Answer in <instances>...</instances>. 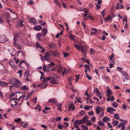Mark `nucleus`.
I'll list each match as a JSON object with an SVG mask.
<instances>
[{
  "label": "nucleus",
  "mask_w": 130,
  "mask_h": 130,
  "mask_svg": "<svg viewBox=\"0 0 130 130\" xmlns=\"http://www.w3.org/2000/svg\"><path fill=\"white\" fill-rule=\"evenodd\" d=\"M74 45L77 50H79L80 51H81L82 53L84 55V57H85V55L87 54V49L86 48V46H83L81 43L79 45H77L75 44H74Z\"/></svg>",
  "instance_id": "nucleus-1"
},
{
  "label": "nucleus",
  "mask_w": 130,
  "mask_h": 130,
  "mask_svg": "<svg viewBox=\"0 0 130 130\" xmlns=\"http://www.w3.org/2000/svg\"><path fill=\"white\" fill-rule=\"evenodd\" d=\"M10 83L11 84L15 85L17 88L19 87L21 85L19 80L14 78L11 79L10 81Z\"/></svg>",
  "instance_id": "nucleus-2"
},
{
  "label": "nucleus",
  "mask_w": 130,
  "mask_h": 130,
  "mask_svg": "<svg viewBox=\"0 0 130 130\" xmlns=\"http://www.w3.org/2000/svg\"><path fill=\"white\" fill-rule=\"evenodd\" d=\"M7 40L5 36L0 35V43H3L5 42Z\"/></svg>",
  "instance_id": "nucleus-3"
},
{
  "label": "nucleus",
  "mask_w": 130,
  "mask_h": 130,
  "mask_svg": "<svg viewBox=\"0 0 130 130\" xmlns=\"http://www.w3.org/2000/svg\"><path fill=\"white\" fill-rule=\"evenodd\" d=\"M52 54L53 56L54 57H58L60 54L59 52L57 50H54L52 52Z\"/></svg>",
  "instance_id": "nucleus-4"
},
{
  "label": "nucleus",
  "mask_w": 130,
  "mask_h": 130,
  "mask_svg": "<svg viewBox=\"0 0 130 130\" xmlns=\"http://www.w3.org/2000/svg\"><path fill=\"white\" fill-rule=\"evenodd\" d=\"M96 113L99 114L101 113L103 110V109L101 107L98 106L96 109Z\"/></svg>",
  "instance_id": "nucleus-5"
},
{
  "label": "nucleus",
  "mask_w": 130,
  "mask_h": 130,
  "mask_svg": "<svg viewBox=\"0 0 130 130\" xmlns=\"http://www.w3.org/2000/svg\"><path fill=\"white\" fill-rule=\"evenodd\" d=\"M107 111L108 112L112 114L113 113V111H116V110L113 108L109 107L107 108Z\"/></svg>",
  "instance_id": "nucleus-6"
},
{
  "label": "nucleus",
  "mask_w": 130,
  "mask_h": 130,
  "mask_svg": "<svg viewBox=\"0 0 130 130\" xmlns=\"http://www.w3.org/2000/svg\"><path fill=\"white\" fill-rule=\"evenodd\" d=\"M89 117L88 116L86 115L81 120L82 122V124H85V122H87Z\"/></svg>",
  "instance_id": "nucleus-7"
},
{
  "label": "nucleus",
  "mask_w": 130,
  "mask_h": 130,
  "mask_svg": "<svg viewBox=\"0 0 130 130\" xmlns=\"http://www.w3.org/2000/svg\"><path fill=\"white\" fill-rule=\"evenodd\" d=\"M48 102L54 103L55 104L56 103H57V100L55 99L52 98L50 99Z\"/></svg>",
  "instance_id": "nucleus-8"
},
{
  "label": "nucleus",
  "mask_w": 130,
  "mask_h": 130,
  "mask_svg": "<svg viewBox=\"0 0 130 130\" xmlns=\"http://www.w3.org/2000/svg\"><path fill=\"white\" fill-rule=\"evenodd\" d=\"M42 32L43 33L42 36H45L47 32V28H43L42 30Z\"/></svg>",
  "instance_id": "nucleus-9"
},
{
  "label": "nucleus",
  "mask_w": 130,
  "mask_h": 130,
  "mask_svg": "<svg viewBox=\"0 0 130 130\" xmlns=\"http://www.w3.org/2000/svg\"><path fill=\"white\" fill-rule=\"evenodd\" d=\"M34 29L35 30L40 31L42 29V27L40 25L36 26L34 27Z\"/></svg>",
  "instance_id": "nucleus-10"
},
{
  "label": "nucleus",
  "mask_w": 130,
  "mask_h": 130,
  "mask_svg": "<svg viewBox=\"0 0 130 130\" xmlns=\"http://www.w3.org/2000/svg\"><path fill=\"white\" fill-rule=\"evenodd\" d=\"M50 80H51V83L52 84H56L57 82L56 80V78L54 77H52L50 78Z\"/></svg>",
  "instance_id": "nucleus-11"
},
{
  "label": "nucleus",
  "mask_w": 130,
  "mask_h": 130,
  "mask_svg": "<svg viewBox=\"0 0 130 130\" xmlns=\"http://www.w3.org/2000/svg\"><path fill=\"white\" fill-rule=\"evenodd\" d=\"M18 38L17 35H15L13 39V44L14 45H17L16 41Z\"/></svg>",
  "instance_id": "nucleus-12"
},
{
  "label": "nucleus",
  "mask_w": 130,
  "mask_h": 130,
  "mask_svg": "<svg viewBox=\"0 0 130 130\" xmlns=\"http://www.w3.org/2000/svg\"><path fill=\"white\" fill-rule=\"evenodd\" d=\"M116 9L118 10L119 9H124V6L122 5H119V3H118L116 5Z\"/></svg>",
  "instance_id": "nucleus-13"
},
{
  "label": "nucleus",
  "mask_w": 130,
  "mask_h": 130,
  "mask_svg": "<svg viewBox=\"0 0 130 130\" xmlns=\"http://www.w3.org/2000/svg\"><path fill=\"white\" fill-rule=\"evenodd\" d=\"M106 92L108 97H110V96L112 94L111 90L110 89H107Z\"/></svg>",
  "instance_id": "nucleus-14"
},
{
  "label": "nucleus",
  "mask_w": 130,
  "mask_h": 130,
  "mask_svg": "<svg viewBox=\"0 0 130 130\" xmlns=\"http://www.w3.org/2000/svg\"><path fill=\"white\" fill-rule=\"evenodd\" d=\"M21 89L22 90H25L28 91L29 90V88L27 87L26 85H24L22 86L21 87Z\"/></svg>",
  "instance_id": "nucleus-15"
},
{
  "label": "nucleus",
  "mask_w": 130,
  "mask_h": 130,
  "mask_svg": "<svg viewBox=\"0 0 130 130\" xmlns=\"http://www.w3.org/2000/svg\"><path fill=\"white\" fill-rule=\"evenodd\" d=\"M9 84L8 83H6L0 81V86L4 87L7 86Z\"/></svg>",
  "instance_id": "nucleus-16"
},
{
  "label": "nucleus",
  "mask_w": 130,
  "mask_h": 130,
  "mask_svg": "<svg viewBox=\"0 0 130 130\" xmlns=\"http://www.w3.org/2000/svg\"><path fill=\"white\" fill-rule=\"evenodd\" d=\"M110 120V118L107 117V116H105L102 119V121L107 122L108 121H109Z\"/></svg>",
  "instance_id": "nucleus-17"
},
{
  "label": "nucleus",
  "mask_w": 130,
  "mask_h": 130,
  "mask_svg": "<svg viewBox=\"0 0 130 130\" xmlns=\"http://www.w3.org/2000/svg\"><path fill=\"white\" fill-rule=\"evenodd\" d=\"M14 17L15 18V16H14ZM13 19V18H11L9 16H8L7 17V22L9 24L10 26H11V25L9 22L10 21H12Z\"/></svg>",
  "instance_id": "nucleus-18"
},
{
  "label": "nucleus",
  "mask_w": 130,
  "mask_h": 130,
  "mask_svg": "<svg viewBox=\"0 0 130 130\" xmlns=\"http://www.w3.org/2000/svg\"><path fill=\"white\" fill-rule=\"evenodd\" d=\"M55 105L57 107L58 110L59 111H61V107L62 105L60 103L58 104L57 103Z\"/></svg>",
  "instance_id": "nucleus-19"
},
{
  "label": "nucleus",
  "mask_w": 130,
  "mask_h": 130,
  "mask_svg": "<svg viewBox=\"0 0 130 130\" xmlns=\"http://www.w3.org/2000/svg\"><path fill=\"white\" fill-rule=\"evenodd\" d=\"M25 76L27 78H30L31 77V75L29 72L26 71L25 75Z\"/></svg>",
  "instance_id": "nucleus-20"
},
{
  "label": "nucleus",
  "mask_w": 130,
  "mask_h": 130,
  "mask_svg": "<svg viewBox=\"0 0 130 130\" xmlns=\"http://www.w3.org/2000/svg\"><path fill=\"white\" fill-rule=\"evenodd\" d=\"M17 25V27H22L23 26V22L22 21H21L19 22H18Z\"/></svg>",
  "instance_id": "nucleus-21"
},
{
  "label": "nucleus",
  "mask_w": 130,
  "mask_h": 130,
  "mask_svg": "<svg viewBox=\"0 0 130 130\" xmlns=\"http://www.w3.org/2000/svg\"><path fill=\"white\" fill-rule=\"evenodd\" d=\"M94 92L96 94L97 96L101 94L99 90H98L97 88L95 89L94 90Z\"/></svg>",
  "instance_id": "nucleus-22"
},
{
  "label": "nucleus",
  "mask_w": 130,
  "mask_h": 130,
  "mask_svg": "<svg viewBox=\"0 0 130 130\" xmlns=\"http://www.w3.org/2000/svg\"><path fill=\"white\" fill-rule=\"evenodd\" d=\"M54 3L59 7H61V4L57 0H54Z\"/></svg>",
  "instance_id": "nucleus-23"
},
{
  "label": "nucleus",
  "mask_w": 130,
  "mask_h": 130,
  "mask_svg": "<svg viewBox=\"0 0 130 130\" xmlns=\"http://www.w3.org/2000/svg\"><path fill=\"white\" fill-rule=\"evenodd\" d=\"M75 124H78V125H80L82 123V122L81 120H77L75 122Z\"/></svg>",
  "instance_id": "nucleus-24"
},
{
  "label": "nucleus",
  "mask_w": 130,
  "mask_h": 130,
  "mask_svg": "<svg viewBox=\"0 0 130 130\" xmlns=\"http://www.w3.org/2000/svg\"><path fill=\"white\" fill-rule=\"evenodd\" d=\"M85 66H86V67L85 68V72L86 73V74H87V71L89 70V71L90 70V67L89 66L87 65H85Z\"/></svg>",
  "instance_id": "nucleus-25"
},
{
  "label": "nucleus",
  "mask_w": 130,
  "mask_h": 130,
  "mask_svg": "<svg viewBox=\"0 0 130 130\" xmlns=\"http://www.w3.org/2000/svg\"><path fill=\"white\" fill-rule=\"evenodd\" d=\"M49 46L50 48H55L56 46V45L54 43L50 44L49 45Z\"/></svg>",
  "instance_id": "nucleus-26"
},
{
  "label": "nucleus",
  "mask_w": 130,
  "mask_h": 130,
  "mask_svg": "<svg viewBox=\"0 0 130 130\" xmlns=\"http://www.w3.org/2000/svg\"><path fill=\"white\" fill-rule=\"evenodd\" d=\"M113 117L117 119H118L119 118V116L117 113H116L114 114Z\"/></svg>",
  "instance_id": "nucleus-27"
},
{
  "label": "nucleus",
  "mask_w": 130,
  "mask_h": 130,
  "mask_svg": "<svg viewBox=\"0 0 130 130\" xmlns=\"http://www.w3.org/2000/svg\"><path fill=\"white\" fill-rule=\"evenodd\" d=\"M42 36L41 33H38L37 35L36 38H37L39 40H40L41 39L40 37H42Z\"/></svg>",
  "instance_id": "nucleus-28"
},
{
  "label": "nucleus",
  "mask_w": 130,
  "mask_h": 130,
  "mask_svg": "<svg viewBox=\"0 0 130 130\" xmlns=\"http://www.w3.org/2000/svg\"><path fill=\"white\" fill-rule=\"evenodd\" d=\"M63 68L62 67H59L57 70V71L59 73H61L63 70Z\"/></svg>",
  "instance_id": "nucleus-29"
},
{
  "label": "nucleus",
  "mask_w": 130,
  "mask_h": 130,
  "mask_svg": "<svg viewBox=\"0 0 130 130\" xmlns=\"http://www.w3.org/2000/svg\"><path fill=\"white\" fill-rule=\"evenodd\" d=\"M52 54V52L51 51H49L48 52H46L45 54V55L48 57L50 56Z\"/></svg>",
  "instance_id": "nucleus-30"
},
{
  "label": "nucleus",
  "mask_w": 130,
  "mask_h": 130,
  "mask_svg": "<svg viewBox=\"0 0 130 130\" xmlns=\"http://www.w3.org/2000/svg\"><path fill=\"white\" fill-rule=\"evenodd\" d=\"M30 22L34 24V25H35L36 23V21L35 19L31 18L30 20Z\"/></svg>",
  "instance_id": "nucleus-31"
},
{
  "label": "nucleus",
  "mask_w": 130,
  "mask_h": 130,
  "mask_svg": "<svg viewBox=\"0 0 130 130\" xmlns=\"http://www.w3.org/2000/svg\"><path fill=\"white\" fill-rule=\"evenodd\" d=\"M113 125L114 126H116L118 124V121H114L112 122Z\"/></svg>",
  "instance_id": "nucleus-32"
},
{
  "label": "nucleus",
  "mask_w": 130,
  "mask_h": 130,
  "mask_svg": "<svg viewBox=\"0 0 130 130\" xmlns=\"http://www.w3.org/2000/svg\"><path fill=\"white\" fill-rule=\"evenodd\" d=\"M74 106V105L73 104H72L69 106L68 109V111H70L72 109L73 107Z\"/></svg>",
  "instance_id": "nucleus-33"
},
{
  "label": "nucleus",
  "mask_w": 130,
  "mask_h": 130,
  "mask_svg": "<svg viewBox=\"0 0 130 130\" xmlns=\"http://www.w3.org/2000/svg\"><path fill=\"white\" fill-rule=\"evenodd\" d=\"M16 98H14L13 99H12L11 101V103L13 104L14 103V102L15 103V104H14V105H15L17 104H18V103L15 100Z\"/></svg>",
  "instance_id": "nucleus-34"
},
{
  "label": "nucleus",
  "mask_w": 130,
  "mask_h": 130,
  "mask_svg": "<svg viewBox=\"0 0 130 130\" xmlns=\"http://www.w3.org/2000/svg\"><path fill=\"white\" fill-rule=\"evenodd\" d=\"M81 126L83 130H88V128L87 126H84L83 125H82Z\"/></svg>",
  "instance_id": "nucleus-35"
},
{
  "label": "nucleus",
  "mask_w": 130,
  "mask_h": 130,
  "mask_svg": "<svg viewBox=\"0 0 130 130\" xmlns=\"http://www.w3.org/2000/svg\"><path fill=\"white\" fill-rule=\"evenodd\" d=\"M8 10H9L12 13H13V14H14V15L15 16V18L13 17V19H16L17 18V15L15 13L13 12L10 9V8H8Z\"/></svg>",
  "instance_id": "nucleus-36"
},
{
  "label": "nucleus",
  "mask_w": 130,
  "mask_h": 130,
  "mask_svg": "<svg viewBox=\"0 0 130 130\" xmlns=\"http://www.w3.org/2000/svg\"><path fill=\"white\" fill-rule=\"evenodd\" d=\"M121 73L124 77H125L127 76H128V74L125 71H123Z\"/></svg>",
  "instance_id": "nucleus-37"
},
{
  "label": "nucleus",
  "mask_w": 130,
  "mask_h": 130,
  "mask_svg": "<svg viewBox=\"0 0 130 130\" xmlns=\"http://www.w3.org/2000/svg\"><path fill=\"white\" fill-rule=\"evenodd\" d=\"M62 34L63 31H61L60 32L58 33L56 35V37L57 38H58L60 36L62 35Z\"/></svg>",
  "instance_id": "nucleus-38"
},
{
  "label": "nucleus",
  "mask_w": 130,
  "mask_h": 130,
  "mask_svg": "<svg viewBox=\"0 0 130 130\" xmlns=\"http://www.w3.org/2000/svg\"><path fill=\"white\" fill-rule=\"evenodd\" d=\"M125 125V124L123 123H120L117 126V128H120L123 125Z\"/></svg>",
  "instance_id": "nucleus-39"
},
{
  "label": "nucleus",
  "mask_w": 130,
  "mask_h": 130,
  "mask_svg": "<svg viewBox=\"0 0 130 130\" xmlns=\"http://www.w3.org/2000/svg\"><path fill=\"white\" fill-rule=\"evenodd\" d=\"M104 19L105 20L106 22H107L108 21L111 20L112 19V18L109 15L108 16L106 19L104 18Z\"/></svg>",
  "instance_id": "nucleus-40"
},
{
  "label": "nucleus",
  "mask_w": 130,
  "mask_h": 130,
  "mask_svg": "<svg viewBox=\"0 0 130 130\" xmlns=\"http://www.w3.org/2000/svg\"><path fill=\"white\" fill-rule=\"evenodd\" d=\"M103 79L106 81V82H107L108 81V80L109 79V78L107 76H105L103 77Z\"/></svg>",
  "instance_id": "nucleus-41"
},
{
  "label": "nucleus",
  "mask_w": 130,
  "mask_h": 130,
  "mask_svg": "<svg viewBox=\"0 0 130 130\" xmlns=\"http://www.w3.org/2000/svg\"><path fill=\"white\" fill-rule=\"evenodd\" d=\"M86 122V125L87 126L91 125L92 124V123L91 122V121L90 120H87Z\"/></svg>",
  "instance_id": "nucleus-42"
},
{
  "label": "nucleus",
  "mask_w": 130,
  "mask_h": 130,
  "mask_svg": "<svg viewBox=\"0 0 130 130\" xmlns=\"http://www.w3.org/2000/svg\"><path fill=\"white\" fill-rule=\"evenodd\" d=\"M84 11L85 12V13L84 14H83V16L85 17L88 15V12L87 10H84Z\"/></svg>",
  "instance_id": "nucleus-43"
},
{
  "label": "nucleus",
  "mask_w": 130,
  "mask_h": 130,
  "mask_svg": "<svg viewBox=\"0 0 130 130\" xmlns=\"http://www.w3.org/2000/svg\"><path fill=\"white\" fill-rule=\"evenodd\" d=\"M98 124L100 126H104L105 125L104 123L102 122L101 121H99L98 122Z\"/></svg>",
  "instance_id": "nucleus-44"
},
{
  "label": "nucleus",
  "mask_w": 130,
  "mask_h": 130,
  "mask_svg": "<svg viewBox=\"0 0 130 130\" xmlns=\"http://www.w3.org/2000/svg\"><path fill=\"white\" fill-rule=\"evenodd\" d=\"M89 18H90L91 20H92V19L91 17V16L89 15V16H87L86 17H84V20H88V19H89Z\"/></svg>",
  "instance_id": "nucleus-45"
},
{
  "label": "nucleus",
  "mask_w": 130,
  "mask_h": 130,
  "mask_svg": "<svg viewBox=\"0 0 130 130\" xmlns=\"http://www.w3.org/2000/svg\"><path fill=\"white\" fill-rule=\"evenodd\" d=\"M85 113V111L84 110H82L79 112V115L81 116H83Z\"/></svg>",
  "instance_id": "nucleus-46"
},
{
  "label": "nucleus",
  "mask_w": 130,
  "mask_h": 130,
  "mask_svg": "<svg viewBox=\"0 0 130 130\" xmlns=\"http://www.w3.org/2000/svg\"><path fill=\"white\" fill-rule=\"evenodd\" d=\"M113 106L115 107H117L118 106V104L115 102H114L112 104Z\"/></svg>",
  "instance_id": "nucleus-47"
},
{
  "label": "nucleus",
  "mask_w": 130,
  "mask_h": 130,
  "mask_svg": "<svg viewBox=\"0 0 130 130\" xmlns=\"http://www.w3.org/2000/svg\"><path fill=\"white\" fill-rule=\"evenodd\" d=\"M10 64L12 67H15V64L14 63L13 61H10Z\"/></svg>",
  "instance_id": "nucleus-48"
},
{
  "label": "nucleus",
  "mask_w": 130,
  "mask_h": 130,
  "mask_svg": "<svg viewBox=\"0 0 130 130\" xmlns=\"http://www.w3.org/2000/svg\"><path fill=\"white\" fill-rule=\"evenodd\" d=\"M69 37L72 40H74V39L75 37L74 36L71 34L70 35Z\"/></svg>",
  "instance_id": "nucleus-49"
},
{
  "label": "nucleus",
  "mask_w": 130,
  "mask_h": 130,
  "mask_svg": "<svg viewBox=\"0 0 130 130\" xmlns=\"http://www.w3.org/2000/svg\"><path fill=\"white\" fill-rule=\"evenodd\" d=\"M90 107L88 105H86V106L84 108L86 110H89L90 109Z\"/></svg>",
  "instance_id": "nucleus-50"
},
{
  "label": "nucleus",
  "mask_w": 130,
  "mask_h": 130,
  "mask_svg": "<svg viewBox=\"0 0 130 130\" xmlns=\"http://www.w3.org/2000/svg\"><path fill=\"white\" fill-rule=\"evenodd\" d=\"M95 52L94 50L92 48H91V50L90 52V54L91 55H92Z\"/></svg>",
  "instance_id": "nucleus-51"
},
{
  "label": "nucleus",
  "mask_w": 130,
  "mask_h": 130,
  "mask_svg": "<svg viewBox=\"0 0 130 130\" xmlns=\"http://www.w3.org/2000/svg\"><path fill=\"white\" fill-rule=\"evenodd\" d=\"M48 57L45 55L44 57L45 60L47 61H50V59Z\"/></svg>",
  "instance_id": "nucleus-52"
},
{
  "label": "nucleus",
  "mask_w": 130,
  "mask_h": 130,
  "mask_svg": "<svg viewBox=\"0 0 130 130\" xmlns=\"http://www.w3.org/2000/svg\"><path fill=\"white\" fill-rule=\"evenodd\" d=\"M61 119V118L60 117H57L56 119L55 120L56 121H60Z\"/></svg>",
  "instance_id": "nucleus-53"
},
{
  "label": "nucleus",
  "mask_w": 130,
  "mask_h": 130,
  "mask_svg": "<svg viewBox=\"0 0 130 130\" xmlns=\"http://www.w3.org/2000/svg\"><path fill=\"white\" fill-rule=\"evenodd\" d=\"M63 126L62 124H59L58 126V128L60 129H62L63 128Z\"/></svg>",
  "instance_id": "nucleus-54"
},
{
  "label": "nucleus",
  "mask_w": 130,
  "mask_h": 130,
  "mask_svg": "<svg viewBox=\"0 0 130 130\" xmlns=\"http://www.w3.org/2000/svg\"><path fill=\"white\" fill-rule=\"evenodd\" d=\"M28 123L27 122H26L24 124L23 126V128H25L26 127H27L28 126Z\"/></svg>",
  "instance_id": "nucleus-55"
},
{
  "label": "nucleus",
  "mask_w": 130,
  "mask_h": 130,
  "mask_svg": "<svg viewBox=\"0 0 130 130\" xmlns=\"http://www.w3.org/2000/svg\"><path fill=\"white\" fill-rule=\"evenodd\" d=\"M86 77L89 80H91V76H90L87 74H86Z\"/></svg>",
  "instance_id": "nucleus-56"
},
{
  "label": "nucleus",
  "mask_w": 130,
  "mask_h": 130,
  "mask_svg": "<svg viewBox=\"0 0 130 130\" xmlns=\"http://www.w3.org/2000/svg\"><path fill=\"white\" fill-rule=\"evenodd\" d=\"M50 78L48 77H45L43 78V81H47L48 80H50Z\"/></svg>",
  "instance_id": "nucleus-57"
},
{
  "label": "nucleus",
  "mask_w": 130,
  "mask_h": 130,
  "mask_svg": "<svg viewBox=\"0 0 130 130\" xmlns=\"http://www.w3.org/2000/svg\"><path fill=\"white\" fill-rule=\"evenodd\" d=\"M82 26L83 27L84 29H86V25L83 22H82Z\"/></svg>",
  "instance_id": "nucleus-58"
},
{
  "label": "nucleus",
  "mask_w": 130,
  "mask_h": 130,
  "mask_svg": "<svg viewBox=\"0 0 130 130\" xmlns=\"http://www.w3.org/2000/svg\"><path fill=\"white\" fill-rule=\"evenodd\" d=\"M117 70L119 71L120 72H121L122 71V68L121 67H118L117 68Z\"/></svg>",
  "instance_id": "nucleus-59"
},
{
  "label": "nucleus",
  "mask_w": 130,
  "mask_h": 130,
  "mask_svg": "<svg viewBox=\"0 0 130 130\" xmlns=\"http://www.w3.org/2000/svg\"><path fill=\"white\" fill-rule=\"evenodd\" d=\"M20 119H21L20 118H18V119H15L14 120V122H20Z\"/></svg>",
  "instance_id": "nucleus-60"
},
{
  "label": "nucleus",
  "mask_w": 130,
  "mask_h": 130,
  "mask_svg": "<svg viewBox=\"0 0 130 130\" xmlns=\"http://www.w3.org/2000/svg\"><path fill=\"white\" fill-rule=\"evenodd\" d=\"M55 64L54 63L52 62H51V63L48 64V66H53Z\"/></svg>",
  "instance_id": "nucleus-61"
},
{
  "label": "nucleus",
  "mask_w": 130,
  "mask_h": 130,
  "mask_svg": "<svg viewBox=\"0 0 130 130\" xmlns=\"http://www.w3.org/2000/svg\"><path fill=\"white\" fill-rule=\"evenodd\" d=\"M47 67H46V66L45 65L43 66V70L45 72L47 71Z\"/></svg>",
  "instance_id": "nucleus-62"
},
{
  "label": "nucleus",
  "mask_w": 130,
  "mask_h": 130,
  "mask_svg": "<svg viewBox=\"0 0 130 130\" xmlns=\"http://www.w3.org/2000/svg\"><path fill=\"white\" fill-rule=\"evenodd\" d=\"M64 127H68L69 126V124L68 122H64Z\"/></svg>",
  "instance_id": "nucleus-63"
},
{
  "label": "nucleus",
  "mask_w": 130,
  "mask_h": 130,
  "mask_svg": "<svg viewBox=\"0 0 130 130\" xmlns=\"http://www.w3.org/2000/svg\"><path fill=\"white\" fill-rule=\"evenodd\" d=\"M88 114L89 116H91L94 115V113L93 111H91L89 112L88 113Z\"/></svg>",
  "instance_id": "nucleus-64"
}]
</instances>
